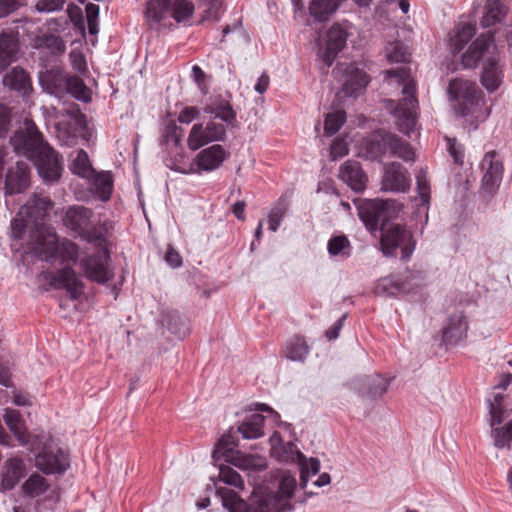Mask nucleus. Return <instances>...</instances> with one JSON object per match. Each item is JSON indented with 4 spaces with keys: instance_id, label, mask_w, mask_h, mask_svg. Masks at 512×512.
Here are the masks:
<instances>
[{
    "instance_id": "obj_1",
    "label": "nucleus",
    "mask_w": 512,
    "mask_h": 512,
    "mask_svg": "<svg viewBox=\"0 0 512 512\" xmlns=\"http://www.w3.org/2000/svg\"><path fill=\"white\" fill-rule=\"evenodd\" d=\"M53 203L49 197L34 195L21 207L11 221L12 237L21 243L25 253L35 255L48 263H75L79 256L78 245L70 240H59L55 230L44 223Z\"/></svg>"
},
{
    "instance_id": "obj_2",
    "label": "nucleus",
    "mask_w": 512,
    "mask_h": 512,
    "mask_svg": "<svg viewBox=\"0 0 512 512\" xmlns=\"http://www.w3.org/2000/svg\"><path fill=\"white\" fill-rule=\"evenodd\" d=\"M92 209L73 205L67 208L63 217L64 226L77 237L95 246L99 252L81 259L80 267L85 276L94 282L104 284L110 281L114 273L109 267L110 245L107 222L94 224Z\"/></svg>"
},
{
    "instance_id": "obj_3",
    "label": "nucleus",
    "mask_w": 512,
    "mask_h": 512,
    "mask_svg": "<svg viewBox=\"0 0 512 512\" xmlns=\"http://www.w3.org/2000/svg\"><path fill=\"white\" fill-rule=\"evenodd\" d=\"M296 479L289 474H283L279 483V491H270L267 488H254L249 501H243L232 489L218 486L214 482L217 495L222 505L229 512H291L293 507L289 503L296 488Z\"/></svg>"
},
{
    "instance_id": "obj_4",
    "label": "nucleus",
    "mask_w": 512,
    "mask_h": 512,
    "mask_svg": "<svg viewBox=\"0 0 512 512\" xmlns=\"http://www.w3.org/2000/svg\"><path fill=\"white\" fill-rule=\"evenodd\" d=\"M10 142L17 155L33 163L45 183H55L61 178L63 157L44 140L34 123H26L25 130L17 131Z\"/></svg>"
},
{
    "instance_id": "obj_5",
    "label": "nucleus",
    "mask_w": 512,
    "mask_h": 512,
    "mask_svg": "<svg viewBox=\"0 0 512 512\" xmlns=\"http://www.w3.org/2000/svg\"><path fill=\"white\" fill-rule=\"evenodd\" d=\"M385 78L389 84H397L401 87L402 97L398 101L386 99L385 108L394 116L398 130L411 136L417 128L418 121V99L416 97V83L406 67L386 70Z\"/></svg>"
},
{
    "instance_id": "obj_6",
    "label": "nucleus",
    "mask_w": 512,
    "mask_h": 512,
    "mask_svg": "<svg viewBox=\"0 0 512 512\" xmlns=\"http://www.w3.org/2000/svg\"><path fill=\"white\" fill-rule=\"evenodd\" d=\"M271 455L282 463H295L300 471V487L305 489L310 478L320 470V461L317 458L306 456L292 442H283L278 432L270 437Z\"/></svg>"
},
{
    "instance_id": "obj_7",
    "label": "nucleus",
    "mask_w": 512,
    "mask_h": 512,
    "mask_svg": "<svg viewBox=\"0 0 512 512\" xmlns=\"http://www.w3.org/2000/svg\"><path fill=\"white\" fill-rule=\"evenodd\" d=\"M193 12L194 5L189 0H148L145 18L149 28L158 30L168 17L183 23L192 17Z\"/></svg>"
},
{
    "instance_id": "obj_8",
    "label": "nucleus",
    "mask_w": 512,
    "mask_h": 512,
    "mask_svg": "<svg viewBox=\"0 0 512 512\" xmlns=\"http://www.w3.org/2000/svg\"><path fill=\"white\" fill-rule=\"evenodd\" d=\"M380 247L384 256L407 261L412 256L416 241L412 232L401 224H382Z\"/></svg>"
},
{
    "instance_id": "obj_9",
    "label": "nucleus",
    "mask_w": 512,
    "mask_h": 512,
    "mask_svg": "<svg viewBox=\"0 0 512 512\" xmlns=\"http://www.w3.org/2000/svg\"><path fill=\"white\" fill-rule=\"evenodd\" d=\"M237 442L235 436L231 434L223 435L215 445L212 453V459L215 465H219V481L224 484L234 486L238 489H243L244 481L241 476L230 466L220 463L221 460L229 463L230 458L240 452L236 450Z\"/></svg>"
},
{
    "instance_id": "obj_10",
    "label": "nucleus",
    "mask_w": 512,
    "mask_h": 512,
    "mask_svg": "<svg viewBox=\"0 0 512 512\" xmlns=\"http://www.w3.org/2000/svg\"><path fill=\"white\" fill-rule=\"evenodd\" d=\"M423 274L420 271H406L399 275H390L377 281L374 292L379 296L402 297L420 287Z\"/></svg>"
},
{
    "instance_id": "obj_11",
    "label": "nucleus",
    "mask_w": 512,
    "mask_h": 512,
    "mask_svg": "<svg viewBox=\"0 0 512 512\" xmlns=\"http://www.w3.org/2000/svg\"><path fill=\"white\" fill-rule=\"evenodd\" d=\"M369 153L373 159H381L388 154L406 162L415 159V153L411 145L391 133L376 135L369 143Z\"/></svg>"
},
{
    "instance_id": "obj_12",
    "label": "nucleus",
    "mask_w": 512,
    "mask_h": 512,
    "mask_svg": "<svg viewBox=\"0 0 512 512\" xmlns=\"http://www.w3.org/2000/svg\"><path fill=\"white\" fill-rule=\"evenodd\" d=\"M38 281L46 284L48 288L65 289L70 298L78 299L84 292V284L71 267H64L56 272L42 271Z\"/></svg>"
},
{
    "instance_id": "obj_13",
    "label": "nucleus",
    "mask_w": 512,
    "mask_h": 512,
    "mask_svg": "<svg viewBox=\"0 0 512 512\" xmlns=\"http://www.w3.org/2000/svg\"><path fill=\"white\" fill-rule=\"evenodd\" d=\"M225 139V125L210 120L206 125L196 123L192 126L187 138V146L191 151H197L209 143L223 142Z\"/></svg>"
},
{
    "instance_id": "obj_14",
    "label": "nucleus",
    "mask_w": 512,
    "mask_h": 512,
    "mask_svg": "<svg viewBox=\"0 0 512 512\" xmlns=\"http://www.w3.org/2000/svg\"><path fill=\"white\" fill-rule=\"evenodd\" d=\"M481 169L483 172L481 191L488 197H492L498 190L503 177V164L495 151L484 155Z\"/></svg>"
},
{
    "instance_id": "obj_15",
    "label": "nucleus",
    "mask_w": 512,
    "mask_h": 512,
    "mask_svg": "<svg viewBox=\"0 0 512 512\" xmlns=\"http://www.w3.org/2000/svg\"><path fill=\"white\" fill-rule=\"evenodd\" d=\"M334 72L341 74L342 93L347 97L358 96L369 83L368 75L353 64H338Z\"/></svg>"
},
{
    "instance_id": "obj_16",
    "label": "nucleus",
    "mask_w": 512,
    "mask_h": 512,
    "mask_svg": "<svg viewBox=\"0 0 512 512\" xmlns=\"http://www.w3.org/2000/svg\"><path fill=\"white\" fill-rule=\"evenodd\" d=\"M354 204L357 208L360 220L370 232L376 231L379 227V223L386 220L388 202L356 199L354 200Z\"/></svg>"
},
{
    "instance_id": "obj_17",
    "label": "nucleus",
    "mask_w": 512,
    "mask_h": 512,
    "mask_svg": "<svg viewBox=\"0 0 512 512\" xmlns=\"http://www.w3.org/2000/svg\"><path fill=\"white\" fill-rule=\"evenodd\" d=\"M229 156L230 152L220 144H213L200 150L194 157V174L217 170Z\"/></svg>"
},
{
    "instance_id": "obj_18",
    "label": "nucleus",
    "mask_w": 512,
    "mask_h": 512,
    "mask_svg": "<svg viewBox=\"0 0 512 512\" xmlns=\"http://www.w3.org/2000/svg\"><path fill=\"white\" fill-rule=\"evenodd\" d=\"M35 465L45 474H63L69 467V458L61 448L48 446L36 455Z\"/></svg>"
},
{
    "instance_id": "obj_19",
    "label": "nucleus",
    "mask_w": 512,
    "mask_h": 512,
    "mask_svg": "<svg viewBox=\"0 0 512 512\" xmlns=\"http://www.w3.org/2000/svg\"><path fill=\"white\" fill-rule=\"evenodd\" d=\"M390 380L379 374L372 376H360L349 382V387L361 396L377 398L382 396L388 389Z\"/></svg>"
},
{
    "instance_id": "obj_20",
    "label": "nucleus",
    "mask_w": 512,
    "mask_h": 512,
    "mask_svg": "<svg viewBox=\"0 0 512 512\" xmlns=\"http://www.w3.org/2000/svg\"><path fill=\"white\" fill-rule=\"evenodd\" d=\"M410 186V177L407 169L398 162L385 166L381 182V189L390 192H405Z\"/></svg>"
},
{
    "instance_id": "obj_21",
    "label": "nucleus",
    "mask_w": 512,
    "mask_h": 512,
    "mask_svg": "<svg viewBox=\"0 0 512 512\" xmlns=\"http://www.w3.org/2000/svg\"><path fill=\"white\" fill-rule=\"evenodd\" d=\"M30 185V168L24 161H17L5 176V195L23 193Z\"/></svg>"
},
{
    "instance_id": "obj_22",
    "label": "nucleus",
    "mask_w": 512,
    "mask_h": 512,
    "mask_svg": "<svg viewBox=\"0 0 512 512\" xmlns=\"http://www.w3.org/2000/svg\"><path fill=\"white\" fill-rule=\"evenodd\" d=\"M85 128L84 116L77 113L68 120L56 124V136L60 143L72 147L77 144L80 133Z\"/></svg>"
},
{
    "instance_id": "obj_23",
    "label": "nucleus",
    "mask_w": 512,
    "mask_h": 512,
    "mask_svg": "<svg viewBox=\"0 0 512 512\" xmlns=\"http://www.w3.org/2000/svg\"><path fill=\"white\" fill-rule=\"evenodd\" d=\"M348 33L340 24H333L327 32L326 48L322 54V60L329 68L337 54L345 47Z\"/></svg>"
},
{
    "instance_id": "obj_24",
    "label": "nucleus",
    "mask_w": 512,
    "mask_h": 512,
    "mask_svg": "<svg viewBox=\"0 0 512 512\" xmlns=\"http://www.w3.org/2000/svg\"><path fill=\"white\" fill-rule=\"evenodd\" d=\"M69 76L59 65L40 73L39 82L43 90L47 93L60 97L67 90V81Z\"/></svg>"
},
{
    "instance_id": "obj_25",
    "label": "nucleus",
    "mask_w": 512,
    "mask_h": 512,
    "mask_svg": "<svg viewBox=\"0 0 512 512\" xmlns=\"http://www.w3.org/2000/svg\"><path fill=\"white\" fill-rule=\"evenodd\" d=\"M468 322L462 313L452 315L442 329V342L446 346L457 345L467 334Z\"/></svg>"
},
{
    "instance_id": "obj_26",
    "label": "nucleus",
    "mask_w": 512,
    "mask_h": 512,
    "mask_svg": "<svg viewBox=\"0 0 512 512\" xmlns=\"http://www.w3.org/2000/svg\"><path fill=\"white\" fill-rule=\"evenodd\" d=\"M494 42L490 33L482 34L469 46L468 50L463 53L461 62L464 68H473L477 66L479 60L489 52Z\"/></svg>"
},
{
    "instance_id": "obj_27",
    "label": "nucleus",
    "mask_w": 512,
    "mask_h": 512,
    "mask_svg": "<svg viewBox=\"0 0 512 512\" xmlns=\"http://www.w3.org/2000/svg\"><path fill=\"white\" fill-rule=\"evenodd\" d=\"M339 178L354 192H362L366 187L367 177L356 161L348 160L343 163L339 170Z\"/></svg>"
},
{
    "instance_id": "obj_28",
    "label": "nucleus",
    "mask_w": 512,
    "mask_h": 512,
    "mask_svg": "<svg viewBox=\"0 0 512 512\" xmlns=\"http://www.w3.org/2000/svg\"><path fill=\"white\" fill-rule=\"evenodd\" d=\"M448 93L453 100H463L471 104L479 98L476 83L462 78H455L450 81Z\"/></svg>"
},
{
    "instance_id": "obj_29",
    "label": "nucleus",
    "mask_w": 512,
    "mask_h": 512,
    "mask_svg": "<svg viewBox=\"0 0 512 512\" xmlns=\"http://www.w3.org/2000/svg\"><path fill=\"white\" fill-rule=\"evenodd\" d=\"M3 85L22 96L28 95L32 90V83L28 73L21 67H14L3 77Z\"/></svg>"
},
{
    "instance_id": "obj_30",
    "label": "nucleus",
    "mask_w": 512,
    "mask_h": 512,
    "mask_svg": "<svg viewBox=\"0 0 512 512\" xmlns=\"http://www.w3.org/2000/svg\"><path fill=\"white\" fill-rule=\"evenodd\" d=\"M204 112L211 115V120H221L226 129L235 126L236 112L228 101L214 100L204 107Z\"/></svg>"
},
{
    "instance_id": "obj_31",
    "label": "nucleus",
    "mask_w": 512,
    "mask_h": 512,
    "mask_svg": "<svg viewBox=\"0 0 512 512\" xmlns=\"http://www.w3.org/2000/svg\"><path fill=\"white\" fill-rule=\"evenodd\" d=\"M344 0H311L308 6L309 16L315 22H327L341 6Z\"/></svg>"
},
{
    "instance_id": "obj_32",
    "label": "nucleus",
    "mask_w": 512,
    "mask_h": 512,
    "mask_svg": "<svg viewBox=\"0 0 512 512\" xmlns=\"http://www.w3.org/2000/svg\"><path fill=\"white\" fill-rule=\"evenodd\" d=\"M3 419L21 445L29 443L30 435L27 431L22 415L18 410L5 408Z\"/></svg>"
},
{
    "instance_id": "obj_33",
    "label": "nucleus",
    "mask_w": 512,
    "mask_h": 512,
    "mask_svg": "<svg viewBox=\"0 0 512 512\" xmlns=\"http://www.w3.org/2000/svg\"><path fill=\"white\" fill-rule=\"evenodd\" d=\"M166 166L176 172L182 174H194V159L188 162L186 159V153L181 145L173 148L166 149Z\"/></svg>"
},
{
    "instance_id": "obj_34",
    "label": "nucleus",
    "mask_w": 512,
    "mask_h": 512,
    "mask_svg": "<svg viewBox=\"0 0 512 512\" xmlns=\"http://www.w3.org/2000/svg\"><path fill=\"white\" fill-rule=\"evenodd\" d=\"M89 181L91 191L101 201H108L113 191V178L110 172H93Z\"/></svg>"
},
{
    "instance_id": "obj_35",
    "label": "nucleus",
    "mask_w": 512,
    "mask_h": 512,
    "mask_svg": "<svg viewBox=\"0 0 512 512\" xmlns=\"http://www.w3.org/2000/svg\"><path fill=\"white\" fill-rule=\"evenodd\" d=\"M507 12L508 7L503 0H486L481 19L482 26L488 28L500 23L505 18Z\"/></svg>"
},
{
    "instance_id": "obj_36",
    "label": "nucleus",
    "mask_w": 512,
    "mask_h": 512,
    "mask_svg": "<svg viewBox=\"0 0 512 512\" xmlns=\"http://www.w3.org/2000/svg\"><path fill=\"white\" fill-rule=\"evenodd\" d=\"M19 51L18 40L15 36L6 33L0 34V71L5 70L12 62L17 60Z\"/></svg>"
},
{
    "instance_id": "obj_37",
    "label": "nucleus",
    "mask_w": 512,
    "mask_h": 512,
    "mask_svg": "<svg viewBox=\"0 0 512 512\" xmlns=\"http://www.w3.org/2000/svg\"><path fill=\"white\" fill-rule=\"evenodd\" d=\"M475 34V25L466 22L459 23L450 36V48L452 53L454 55L459 53Z\"/></svg>"
},
{
    "instance_id": "obj_38",
    "label": "nucleus",
    "mask_w": 512,
    "mask_h": 512,
    "mask_svg": "<svg viewBox=\"0 0 512 512\" xmlns=\"http://www.w3.org/2000/svg\"><path fill=\"white\" fill-rule=\"evenodd\" d=\"M25 465L20 458H10L6 461L1 485L4 490L13 489L23 476Z\"/></svg>"
},
{
    "instance_id": "obj_39",
    "label": "nucleus",
    "mask_w": 512,
    "mask_h": 512,
    "mask_svg": "<svg viewBox=\"0 0 512 512\" xmlns=\"http://www.w3.org/2000/svg\"><path fill=\"white\" fill-rule=\"evenodd\" d=\"M229 463L245 471H262L267 467V460L265 457L246 454L241 451L237 452L233 458H230Z\"/></svg>"
},
{
    "instance_id": "obj_40",
    "label": "nucleus",
    "mask_w": 512,
    "mask_h": 512,
    "mask_svg": "<svg viewBox=\"0 0 512 512\" xmlns=\"http://www.w3.org/2000/svg\"><path fill=\"white\" fill-rule=\"evenodd\" d=\"M502 81V70L496 58L491 57L484 65L481 83L489 91L497 90Z\"/></svg>"
},
{
    "instance_id": "obj_41",
    "label": "nucleus",
    "mask_w": 512,
    "mask_h": 512,
    "mask_svg": "<svg viewBox=\"0 0 512 512\" xmlns=\"http://www.w3.org/2000/svg\"><path fill=\"white\" fill-rule=\"evenodd\" d=\"M265 417L259 413L247 416L238 426V432L244 439H258L264 435Z\"/></svg>"
},
{
    "instance_id": "obj_42",
    "label": "nucleus",
    "mask_w": 512,
    "mask_h": 512,
    "mask_svg": "<svg viewBox=\"0 0 512 512\" xmlns=\"http://www.w3.org/2000/svg\"><path fill=\"white\" fill-rule=\"evenodd\" d=\"M284 351L289 360L303 362L309 354V346L303 337L293 336L287 341Z\"/></svg>"
},
{
    "instance_id": "obj_43",
    "label": "nucleus",
    "mask_w": 512,
    "mask_h": 512,
    "mask_svg": "<svg viewBox=\"0 0 512 512\" xmlns=\"http://www.w3.org/2000/svg\"><path fill=\"white\" fill-rule=\"evenodd\" d=\"M327 250L331 257L344 260L351 255L352 247L348 238L340 235L334 236L328 241Z\"/></svg>"
},
{
    "instance_id": "obj_44",
    "label": "nucleus",
    "mask_w": 512,
    "mask_h": 512,
    "mask_svg": "<svg viewBox=\"0 0 512 512\" xmlns=\"http://www.w3.org/2000/svg\"><path fill=\"white\" fill-rule=\"evenodd\" d=\"M183 129L176 125L175 122H168L161 134L160 143L164 149H169L181 145L183 138Z\"/></svg>"
},
{
    "instance_id": "obj_45",
    "label": "nucleus",
    "mask_w": 512,
    "mask_h": 512,
    "mask_svg": "<svg viewBox=\"0 0 512 512\" xmlns=\"http://www.w3.org/2000/svg\"><path fill=\"white\" fill-rule=\"evenodd\" d=\"M37 48L46 49L53 55L63 54L66 50V44L60 36L53 34H44L38 36L35 40Z\"/></svg>"
},
{
    "instance_id": "obj_46",
    "label": "nucleus",
    "mask_w": 512,
    "mask_h": 512,
    "mask_svg": "<svg viewBox=\"0 0 512 512\" xmlns=\"http://www.w3.org/2000/svg\"><path fill=\"white\" fill-rule=\"evenodd\" d=\"M70 170L84 179H90L95 171L90 163L87 152L83 149L77 151L76 157L71 162Z\"/></svg>"
},
{
    "instance_id": "obj_47",
    "label": "nucleus",
    "mask_w": 512,
    "mask_h": 512,
    "mask_svg": "<svg viewBox=\"0 0 512 512\" xmlns=\"http://www.w3.org/2000/svg\"><path fill=\"white\" fill-rule=\"evenodd\" d=\"M289 202L286 197L279 198L271 207L268 214V229L276 232L288 210Z\"/></svg>"
},
{
    "instance_id": "obj_48",
    "label": "nucleus",
    "mask_w": 512,
    "mask_h": 512,
    "mask_svg": "<svg viewBox=\"0 0 512 512\" xmlns=\"http://www.w3.org/2000/svg\"><path fill=\"white\" fill-rule=\"evenodd\" d=\"M65 93L83 102H89L91 100L90 89L85 85L83 80L77 76H69Z\"/></svg>"
},
{
    "instance_id": "obj_49",
    "label": "nucleus",
    "mask_w": 512,
    "mask_h": 512,
    "mask_svg": "<svg viewBox=\"0 0 512 512\" xmlns=\"http://www.w3.org/2000/svg\"><path fill=\"white\" fill-rule=\"evenodd\" d=\"M46 479L39 474H32L23 484L25 495L35 498L43 495L48 489Z\"/></svg>"
},
{
    "instance_id": "obj_50",
    "label": "nucleus",
    "mask_w": 512,
    "mask_h": 512,
    "mask_svg": "<svg viewBox=\"0 0 512 512\" xmlns=\"http://www.w3.org/2000/svg\"><path fill=\"white\" fill-rule=\"evenodd\" d=\"M165 321L170 332L179 339L184 338L189 333V325L186 319L181 317L178 312L173 311L169 313Z\"/></svg>"
},
{
    "instance_id": "obj_51",
    "label": "nucleus",
    "mask_w": 512,
    "mask_h": 512,
    "mask_svg": "<svg viewBox=\"0 0 512 512\" xmlns=\"http://www.w3.org/2000/svg\"><path fill=\"white\" fill-rule=\"evenodd\" d=\"M492 437L497 448H511L512 419L502 427H492Z\"/></svg>"
},
{
    "instance_id": "obj_52",
    "label": "nucleus",
    "mask_w": 512,
    "mask_h": 512,
    "mask_svg": "<svg viewBox=\"0 0 512 512\" xmlns=\"http://www.w3.org/2000/svg\"><path fill=\"white\" fill-rule=\"evenodd\" d=\"M385 55L389 62L404 63L409 60V53L401 41L388 43L385 48Z\"/></svg>"
},
{
    "instance_id": "obj_53",
    "label": "nucleus",
    "mask_w": 512,
    "mask_h": 512,
    "mask_svg": "<svg viewBox=\"0 0 512 512\" xmlns=\"http://www.w3.org/2000/svg\"><path fill=\"white\" fill-rule=\"evenodd\" d=\"M346 121L344 111L338 110L328 113L324 121V130L327 136L336 134Z\"/></svg>"
},
{
    "instance_id": "obj_54",
    "label": "nucleus",
    "mask_w": 512,
    "mask_h": 512,
    "mask_svg": "<svg viewBox=\"0 0 512 512\" xmlns=\"http://www.w3.org/2000/svg\"><path fill=\"white\" fill-rule=\"evenodd\" d=\"M503 395L497 393L494 395L493 400H489V424L494 427L502 422L503 418V407H502Z\"/></svg>"
},
{
    "instance_id": "obj_55",
    "label": "nucleus",
    "mask_w": 512,
    "mask_h": 512,
    "mask_svg": "<svg viewBox=\"0 0 512 512\" xmlns=\"http://www.w3.org/2000/svg\"><path fill=\"white\" fill-rule=\"evenodd\" d=\"M416 189L420 199V204L426 206L430 200V183L424 170H420L416 175Z\"/></svg>"
},
{
    "instance_id": "obj_56",
    "label": "nucleus",
    "mask_w": 512,
    "mask_h": 512,
    "mask_svg": "<svg viewBox=\"0 0 512 512\" xmlns=\"http://www.w3.org/2000/svg\"><path fill=\"white\" fill-rule=\"evenodd\" d=\"M65 5V0H38L35 9L39 13H51L60 11Z\"/></svg>"
},
{
    "instance_id": "obj_57",
    "label": "nucleus",
    "mask_w": 512,
    "mask_h": 512,
    "mask_svg": "<svg viewBox=\"0 0 512 512\" xmlns=\"http://www.w3.org/2000/svg\"><path fill=\"white\" fill-rule=\"evenodd\" d=\"M449 154L456 164L462 165L464 161V148L455 138L446 137Z\"/></svg>"
},
{
    "instance_id": "obj_58",
    "label": "nucleus",
    "mask_w": 512,
    "mask_h": 512,
    "mask_svg": "<svg viewBox=\"0 0 512 512\" xmlns=\"http://www.w3.org/2000/svg\"><path fill=\"white\" fill-rule=\"evenodd\" d=\"M348 151L347 143L343 139L336 138L330 147V157L336 160L347 155Z\"/></svg>"
},
{
    "instance_id": "obj_59",
    "label": "nucleus",
    "mask_w": 512,
    "mask_h": 512,
    "mask_svg": "<svg viewBox=\"0 0 512 512\" xmlns=\"http://www.w3.org/2000/svg\"><path fill=\"white\" fill-rule=\"evenodd\" d=\"M200 116V110L195 106H186L184 107L179 115L178 121L181 124H190L192 121L197 119Z\"/></svg>"
},
{
    "instance_id": "obj_60",
    "label": "nucleus",
    "mask_w": 512,
    "mask_h": 512,
    "mask_svg": "<svg viewBox=\"0 0 512 512\" xmlns=\"http://www.w3.org/2000/svg\"><path fill=\"white\" fill-rule=\"evenodd\" d=\"M70 61L73 69L80 74H85L87 72V63L84 55L80 52L71 51Z\"/></svg>"
},
{
    "instance_id": "obj_61",
    "label": "nucleus",
    "mask_w": 512,
    "mask_h": 512,
    "mask_svg": "<svg viewBox=\"0 0 512 512\" xmlns=\"http://www.w3.org/2000/svg\"><path fill=\"white\" fill-rule=\"evenodd\" d=\"M23 5V0H0V18H4Z\"/></svg>"
},
{
    "instance_id": "obj_62",
    "label": "nucleus",
    "mask_w": 512,
    "mask_h": 512,
    "mask_svg": "<svg viewBox=\"0 0 512 512\" xmlns=\"http://www.w3.org/2000/svg\"><path fill=\"white\" fill-rule=\"evenodd\" d=\"M67 14L71 22H73L76 26L83 25V13L79 6L74 4L69 5L67 8Z\"/></svg>"
},
{
    "instance_id": "obj_63",
    "label": "nucleus",
    "mask_w": 512,
    "mask_h": 512,
    "mask_svg": "<svg viewBox=\"0 0 512 512\" xmlns=\"http://www.w3.org/2000/svg\"><path fill=\"white\" fill-rule=\"evenodd\" d=\"M346 319V314L342 315L327 331H326V337L329 340H334L338 338L340 330L343 327V323Z\"/></svg>"
},
{
    "instance_id": "obj_64",
    "label": "nucleus",
    "mask_w": 512,
    "mask_h": 512,
    "mask_svg": "<svg viewBox=\"0 0 512 512\" xmlns=\"http://www.w3.org/2000/svg\"><path fill=\"white\" fill-rule=\"evenodd\" d=\"M270 83V78L266 72H263L258 78L254 90L259 94H263L267 91Z\"/></svg>"
}]
</instances>
